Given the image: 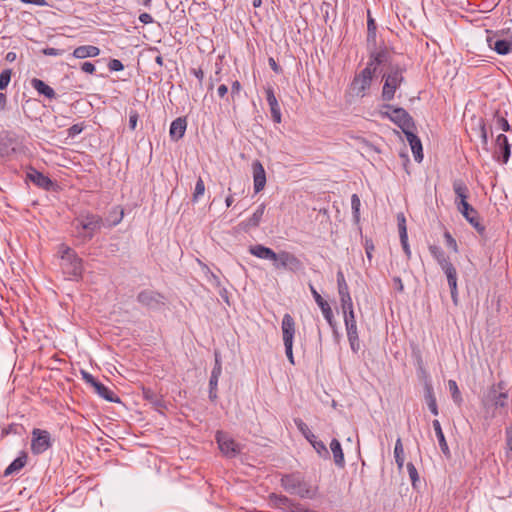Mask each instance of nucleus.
Instances as JSON below:
<instances>
[{"instance_id": "nucleus-1", "label": "nucleus", "mask_w": 512, "mask_h": 512, "mask_svg": "<svg viewBox=\"0 0 512 512\" xmlns=\"http://www.w3.org/2000/svg\"><path fill=\"white\" fill-rule=\"evenodd\" d=\"M61 258V269L67 279L79 281L82 278L84 267L83 261L77 253L69 246L62 244L59 247Z\"/></svg>"}, {"instance_id": "nucleus-2", "label": "nucleus", "mask_w": 512, "mask_h": 512, "mask_svg": "<svg viewBox=\"0 0 512 512\" xmlns=\"http://www.w3.org/2000/svg\"><path fill=\"white\" fill-rule=\"evenodd\" d=\"M72 225L77 237L91 240L105 223L101 216L86 211L75 217Z\"/></svg>"}, {"instance_id": "nucleus-3", "label": "nucleus", "mask_w": 512, "mask_h": 512, "mask_svg": "<svg viewBox=\"0 0 512 512\" xmlns=\"http://www.w3.org/2000/svg\"><path fill=\"white\" fill-rule=\"evenodd\" d=\"M405 65L391 64L382 79L384 81L381 97L384 101H391L395 97L397 89L404 82Z\"/></svg>"}, {"instance_id": "nucleus-4", "label": "nucleus", "mask_w": 512, "mask_h": 512, "mask_svg": "<svg viewBox=\"0 0 512 512\" xmlns=\"http://www.w3.org/2000/svg\"><path fill=\"white\" fill-rule=\"evenodd\" d=\"M281 486L288 493L298 495L301 498H312L315 494L300 473H292L282 476Z\"/></svg>"}, {"instance_id": "nucleus-5", "label": "nucleus", "mask_w": 512, "mask_h": 512, "mask_svg": "<svg viewBox=\"0 0 512 512\" xmlns=\"http://www.w3.org/2000/svg\"><path fill=\"white\" fill-rule=\"evenodd\" d=\"M375 73V71L366 65L360 73L355 75L351 83L352 92L358 97H364L371 87Z\"/></svg>"}, {"instance_id": "nucleus-6", "label": "nucleus", "mask_w": 512, "mask_h": 512, "mask_svg": "<svg viewBox=\"0 0 512 512\" xmlns=\"http://www.w3.org/2000/svg\"><path fill=\"white\" fill-rule=\"evenodd\" d=\"M386 107L389 111L385 112L384 115L395 123L403 133L415 128L412 117L405 109L400 107L393 108L390 105H387Z\"/></svg>"}, {"instance_id": "nucleus-7", "label": "nucleus", "mask_w": 512, "mask_h": 512, "mask_svg": "<svg viewBox=\"0 0 512 512\" xmlns=\"http://www.w3.org/2000/svg\"><path fill=\"white\" fill-rule=\"evenodd\" d=\"M52 446L51 434L47 430L34 428L32 430L31 452L40 455Z\"/></svg>"}, {"instance_id": "nucleus-8", "label": "nucleus", "mask_w": 512, "mask_h": 512, "mask_svg": "<svg viewBox=\"0 0 512 512\" xmlns=\"http://www.w3.org/2000/svg\"><path fill=\"white\" fill-rule=\"evenodd\" d=\"M216 442L219 446L220 451L229 458H233L238 455L241 448L238 443L226 432L217 431L215 435Z\"/></svg>"}, {"instance_id": "nucleus-9", "label": "nucleus", "mask_w": 512, "mask_h": 512, "mask_svg": "<svg viewBox=\"0 0 512 512\" xmlns=\"http://www.w3.org/2000/svg\"><path fill=\"white\" fill-rule=\"evenodd\" d=\"M294 318L289 314H284L281 322V330L285 352H292L293 340L296 331Z\"/></svg>"}, {"instance_id": "nucleus-10", "label": "nucleus", "mask_w": 512, "mask_h": 512, "mask_svg": "<svg viewBox=\"0 0 512 512\" xmlns=\"http://www.w3.org/2000/svg\"><path fill=\"white\" fill-rule=\"evenodd\" d=\"M278 257H276V261H274V266L276 269H288L292 272H297L303 268V264L294 254L281 251L277 253Z\"/></svg>"}, {"instance_id": "nucleus-11", "label": "nucleus", "mask_w": 512, "mask_h": 512, "mask_svg": "<svg viewBox=\"0 0 512 512\" xmlns=\"http://www.w3.org/2000/svg\"><path fill=\"white\" fill-rule=\"evenodd\" d=\"M137 301L141 305L150 309H158L165 305L164 296L150 289L139 292L137 295Z\"/></svg>"}, {"instance_id": "nucleus-12", "label": "nucleus", "mask_w": 512, "mask_h": 512, "mask_svg": "<svg viewBox=\"0 0 512 512\" xmlns=\"http://www.w3.org/2000/svg\"><path fill=\"white\" fill-rule=\"evenodd\" d=\"M453 191L456 195L455 198V205L458 208H464L465 210L468 209L469 203L467 201L469 197V189L465 182L461 179H455L453 181Z\"/></svg>"}, {"instance_id": "nucleus-13", "label": "nucleus", "mask_w": 512, "mask_h": 512, "mask_svg": "<svg viewBox=\"0 0 512 512\" xmlns=\"http://www.w3.org/2000/svg\"><path fill=\"white\" fill-rule=\"evenodd\" d=\"M488 47L499 55H507L512 52V37L510 39H500L498 34L487 37Z\"/></svg>"}, {"instance_id": "nucleus-14", "label": "nucleus", "mask_w": 512, "mask_h": 512, "mask_svg": "<svg viewBox=\"0 0 512 512\" xmlns=\"http://www.w3.org/2000/svg\"><path fill=\"white\" fill-rule=\"evenodd\" d=\"M336 278H337V287H338V294L340 297L341 308L342 307L349 308V305H352L353 301H352V298H351V295L349 292L348 284L346 282V279H345V276H344V273L342 272V270H338V272L336 274Z\"/></svg>"}, {"instance_id": "nucleus-15", "label": "nucleus", "mask_w": 512, "mask_h": 512, "mask_svg": "<svg viewBox=\"0 0 512 512\" xmlns=\"http://www.w3.org/2000/svg\"><path fill=\"white\" fill-rule=\"evenodd\" d=\"M266 100L270 108L272 119L275 123H281L282 113L278 100L275 96L274 89L272 86L265 87Z\"/></svg>"}, {"instance_id": "nucleus-16", "label": "nucleus", "mask_w": 512, "mask_h": 512, "mask_svg": "<svg viewBox=\"0 0 512 512\" xmlns=\"http://www.w3.org/2000/svg\"><path fill=\"white\" fill-rule=\"evenodd\" d=\"M254 192L259 193L266 185V172L259 160L252 163Z\"/></svg>"}, {"instance_id": "nucleus-17", "label": "nucleus", "mask_w": 512, "mask_h": 512, "mask_svg": "<svg viewBox=\"0 0 512 512\" xmlns=\"http://www.w3.org/2000/svg\"><path fill=\"white\" fill-rule=\"evenodd\" d=\"M386 63H389V66L392 64L390 52L384 47L370 54L367 66L376 72L379 65Z\"/></svg>"}, {"instance_id": "nucleus-18", "label": "nucleus", "mask_w": 512, "mask_h": 512, "mask_svg": "<svg viewBox=\"0 0 512 512\" xmlns=\"http://www.w3.org/2000/svg\"><path fill=\"white\" fill-rule=\"evenodd\" d=\"M441 270L447 277L448 285H449L450 292H451V298H452L453 302L456 304L457 303V295H458L456 268L450 261L449 263H447L446 265L441 267Z\"/></svg>"}, {"instance_id": "nucleus-19", "label": "nucleus", "mask_w": 512, "mask_h": 512, "mask_svg": "<svg viewBox=\"0 0 512 512\" xmlns=\"http://www.w3.org/2000/svg\"><path fill=\"white\" fill-rule=\"evenodd\" d=\"M413 130L414 129H410L409 131L404 132V134L411 147L415 161L421 162L423 160L422 144L419 137L414 133Z\"/></svg>"}, {"instance_id": "nucleus-20", "label": "nucleus", "mask_w": 512, "mask_h": 512, "mask_svg": "<svg viewBox=\"0 0 512 512\" xmlns=\"http://www.w3.org/2000/svg\"><path fill=\"white\" fill-rule=\"evenodd\" d=\"M495 154L497 160H499V155L502 156V162L506 164L511 155V148L508 142V138L504 134H499L496 138V151Z\"/></svg>"}, {"instance_id": "nucleus-21", "label": "nucleus", "mask_w": 512, "mask_h": 512, "mask_svg": "<svg viewBox=\"0 0 512 512\" xmlns=\"http://www.w3.org/2000/svg\"><path fill=\"white\" fill-rule=\"evenodd\" d=\"M27 178L36 186L45 190H50L53 186V182L48 176L34 168H30V170L27 172Z\"/></svg>"}, {"instance_id": "nucleus-22", "label": "nucleus", "mask_w": 512, "mask_h": 512, "mask_svg": "<svg viewBox=\"0 0 512 512\" xmlns=\"http://www.w3.org/2000/svg\"><path fill=\"white\" fill-rule=\"evenodd\" d=\"M309 289L311 291V294H312L315 302L321 309V312H322L325 320L328 323H331L332 319H333V312H332V309H331L329 303L322 298V296L318 293V291L315 289V287L312 284H309Z\"/></svg>"}, {"instance_id": "nucleus-23", "label": "nucleus", "mask_w": 512, "mask_h": 512, "mask_svg": "<svg viewBox=\"0 0 512 512\" xmlns=\"http://www.w3.org/2000/svg\"><path fill=\"white\" fill-rule=\"evenodd\" d=\"M458 211L478 232H484L485 227L480 223L479 214L473 206L469 204L467 210L464 208H458Z\"/></svg>"}, {"instance_id": "nucleus-24", "label": "nucleus", "mask_w": 512, "mask_h": 512, "mask_svg": "<svg viewBox=\"0 0 512 512\" xmlns=\"http://www.w3.org/2000/svg\"><path fill=\"white\" fill-rule=\"evenodd\" d=\"M187 128V121L184 117H178L172 121L169 129V135L172 140L178 141L184 137Z\"/></svg>"}, {"instance_id": "nucleus-25", "label": "nucleus", "mask_w": 512, "mask_h": 512, "mask_svg": "<svg viewBox=\"0 0 512 512\" xmlns=\"http://www.w3.org/2000/svg\"><path fill=\"white\" fill-rule=\"evenodd\" d=\"M249 253L257 258L270 260L273 262L276 261V257H278L276 252L262 244L250 246Z\"/></svg>"}, {"instance_id": "nucleus-26", "label": "nucleus", "mask_w": 512, "mask_h": 512, "mask_svg": "<svg viewBox=\"0 0 512 512\" xmlns=\"http://www.w3.org/2000/svg\"><path fill=\"white\" fill-rule=\"evenodd\" d=\"M99 54L100 49L94 45L78 46L72 52V56L76 59L93 58L97 57Z\"/></svg>"}, {"instance_id": "nucleus-27", "label": "nucleus", "mask_w": 512, "mask_h": 512, "mask_svg": "<svg viewBox=\"0 0 512 512\" xmlns=\"http://www.w3.org/2000/svg\"><path fill=\"white\" fill-rule=\"evenodd\" d=\"M265 209L266 205L264 203H261L253 212L252 216L242 222L243 228L248 230L251 228L258 227L262 221Z\"/></svg>"}, {"instance_id": "nucleus-28", "label": "nucleus", "mask_w": 512, "mask_h": 512, "mask_svg": "<svg viewBox=\"0 0 512 512\" xmlns=\"http://www.w3.org/2000/svg\"><path fill=\"white\" fill-rule=\"evenodd\" d=\"M269 504L274 508L288 511L291 509L293 501L285 495L271 493L269 495Z\"/></svg>"}, {"instance_id": "nucleus-29", "label": "nucleus", "mask_w": 512, "mask_h": 512, "mask_svg": "<svg viewBox=\"0 0 512 512\" xmlns=\"http://www.w3.org/2000/svg\"><path fill=\"white\" fill-rule=\"evenodd\" d=\"M31 86L40 94L44 95L48 99H53L56 97V93L52 87L47 85L44 81L33 78L31 80Z\"/></svg>"}, {"instance_id": "nucleus-30", "label": "nucleus", "mask_w": 512, "mask_h": 512, "mask_svg": "<svg viewBox=\"0 0 512 512\" xmlns=\"http://www.w3.org/2000/svg\"><path fill=\"white\" fill-rule=\"evenodd\" d=\"M26 463L27 454L25 452H21L20 455L17 458H15L5 469L4 475L9 476L19 472L26 465Z\"/></svg>"}, {"instance_id": "nucleus-31", "label": "nucleus", "mask_w": 512, "mask_h": 512, "mask_svg": "<svg viewBox=\"0 0 512 512\" xmlns=\"http://www.w3.org/2000/svg\"><path fill=\"white\" fill-rule=\"evenodd\" d=\"M432 425H433V429L435 431V434H436V437L438 439V443H439V446H440V449H441L442 453L445 456H449L450 455V450H449L447 441L445 439L444 433L442 431V427H441V424H440L439 420H437V419L433 420Z\"/></svg>"}, {"instance_id": "nucleus-32", "label": "nucleus", "mask_w": 512, "mask_h": 512, "mask_svg": "<svg viewBox=\"0 0 512 512\" xmlns=\"http://www.w3.org/2000/svg\"><path fill=\"white\" fill-rule=\"evenodd\" d=\"M95 388V391L96 393L103 399L109 401V402H113V403H118L120 401L119 397L107 386H105L103 383L101 382H97L96 385L94 386Z\"/></svg>"}, {"instance_id": "nucleus-33", "label": "nucleus", "mask_w": 512, "mask_h": 512, "mask_svg": "<svg viewBox=\"0 0 512 512\" xmlns=\"http://www.w3.org/2000/svg\"><path fill=\"white\" fill-rule=\"evenodd\" d=\"M124 217V210L120 206L113 207L106 218L105 226L114 227L118 225Z\"/></svg>"}, {"instance_id": "nucleus-34", "label": "nucleus", "mask_w": 512, "mask_h": 512, "mask_svg": "<svg viewBox=\"0 0 512 512\" xmlns=\"http://www.w3.org/2000/svg\"><path fill=\"white\" fill-rule=\"evenodd\" d=\"M425 400L430 412L437 416L439 414V410L431 383H426Z\"/></svg>"}, {"instance_id": "nucleus-35", "label": "nucleus", "mask_w": 512, "mask_h": 512, "mask_svg": "<svg viewBox=\"0 0 512 512\" xmlns=\"http://www.w3.org/2000/svg\"><path fill=\"white\" fill-rule=\"evenodd\" d=\"M330 449L332 451L335 464L339 467H343L345 463L344 454L341 444L337 439H332L330 443Z\"/></svg>"}, {"instance_id": "nucleus-36", "label": "nucleus", "mask_w": 512, "mask_h": 512, "mask_svg": "<svg viewBox=\"0 0 512 512\" xmlns=\"http://www.w3.org/2000/svg\"><path fill=\"white\" fill-rule=\"evenodd\" d=\"M429 252L440 268L450 262V259L446 256L444 250L440 246L430 245Z\"/></svg>"}, {"instance_id": "nucleus-37", "label": "nucleus", "mask_w": 512, "mask_h": 512, "mask_svg": "<svg viewBox=\"0 0 512 512\" xmlns=\"http://www.w3.org/2000/svg\"><path fill=\"white\" fill-rule=\"evenodd\" d=\"M142 396L145 400L149 401L153 406L157 408L163 407V399L151 388L143 387Z\"/></svg>"}, {"instance_id": "nucleus-38", "label": "nucleus", "mask_w": 512, "mask_h": 512, "mask_svg": "<svg viewBox=\"0 0 512 512\" xmlns=\"http://www.w3.org/2000/svg\"><path fill=\"white\" fill-rule=\"evenodd\" d=\"M342 311H343V314H344V322H345L347 331H348V333H350V331L353 328H356V321H355V315H354V310H353V304L349 305V308L348 307L347 308L346 307H342Z\"/></svg>"}, {"instance_id": "nucleus-39", "label": "nucleus", "mask_w": 512, "mask_h": 512, "mask_svg": "<svg viewBox=\"0 0 512 512\" xmlns=\"http://www.w3.org/2000/svg\"><path fill=\"white\" fill-rule=\"evenodd\" d=\"M447 386H448V390L451 394L453 402L456 405L460 406L463 402V398H462V394L459 390V387L457 385V382L455 380L450 379V380H448Z\"/></svg>"}, {"instance_id": "nucleus-40", "label": "nucleus", "mask_w": 512, "mask_h": 512, "mask_svg": "<svg viewBox=\"0 0 512 512\" xmlns=\"http://www.w3.org/2000/svg\"><path fill=\"white\" fill-rule=\"evenodd\" d=\"M394 457H395V462H396L398 468L402 469L405 459H404V448H403L401 438H397V440L395 442Z\"/></svg>"}, {"instance_id": "nucleus-41", "label": "nucleus", "mask_w": 512, "mask_h": 512, "mask_svg": "<svg viewBox=\"0 0 512 512\" xmlns=\"http://www.w3.org/2000/svg\"><path fill=\"white\" fill-rule=\"evenodd\" d=\"M294 423L296 427L298 428L299 432L305 437V439L310 442L313 440L316 436L313 434V432L309 429L308 425L300 418H295Z\"/></svg>"}, {"instance_id": "nucleus-42", "label": "nucleus", "mask_w": 512, "mask_h": 512, "mask_svg": "<svg viewBox=\"0 0 512 512\" xmlns=\"http://www.w3.org/2000/svg\"><path fill=\"white\" fill-rule=\"evenodd\" d=\"M309 443L313 446L320 457L325 459L329 458V451L323 441L318 440L317 437H315Z\"/></svg>"}, {"instance_id": "nucleus-43", "label": "nucleus", "mask_w": 512, "mask_h": 512, "mask_svg": "<svg viewBox=\"0 0 512 512\" xmlns=\"http://www.w3.org/2000/svg\"><path fill=\"white\" fill-rule=\"evenodd\" d=\"M360 206L361 201L357 194H353L351 196V208H352V214L355 222H359L360 220Z\"/></svg>"}, {"instance_id": "nucleus-44", "label": "nucleus", "mask_w": 512, "mask_h": 512, "mask_svg": "<svg viewBox=\"0 0 512 512\" xmlns=\"http://www.w3.org/2000/svg\"><path fill=\"white\" fill-rule=\"evenodd\" d=\"M368 19H367V38L368 41L373 40L375 41L376 38V24L374 19L371 17L370 10L367 12Z\"/></svg>"}, {"instance_id": "nucleus-45", "label": "nucleus", "mask_w": 512, "mask_h": 512, "mask_svg": "<svg viewBox=\"0 0 512 512\" xmlns=\"http://www.w3.org/2000/svg\"><path fill=\"white\" fill-rule=\"evenodd\" d=\"M205 193V184L201 177L198 178L195 184L194 193L192 200L193 202H197L200 197H202Z\"/></svg>"}, {"instance_id": "nucleus-46", "label": "nucleus", "mask_w": 512, "mask_h": 512, "mask_svg": "<svg viewBox=\"0 0 512 512\" xmlns=\"http://www.w3.org/2000/svg\"><path fill=\"white\" fill-rule=\"evenodd\" d=\"M478 133L481 138L482 145L486 148L488 145V132L483 119H480L478 122Z\"/></svg>"}, {"instance_id": "nucleus-47", "label": "nucleus", "mask_w": 512, "mask_h": 512, "mask_svg": "<svg viewBox=\"0 0 512 512\" xmlns=\"http://www.w3.org/2000/svg\"><path fill=\"white\" fill-rule=\"evenodd\" d=\"M12 70L4 69L0 73V90H5L11 81Z\"/></svg>"}, {"instance_id": "nucleus-48", "label": "nucleus", "mask_w": 512, "mask_h": 512, "mask_svg": "<svg viewBox=\"0 0 512 512\" xmlns=\"http://www.w3.org/2000/svg\"><path fill=\"white\" fill-rule=\"evenodd\" d=\"M219 378L210 377L209 380V399L215 401L217 399V386Z\"/></svg>"}, {"instance_id": "nucleus-49", "label": "nucleus", "mask_w": 512, "mask_h": 512, "mask_svg": "<svg viewBox=\"0 0 512 512\" xmlns=\"http://www.w3.org/2000/svg\"><path fill=\"white\" fill-rule=\"evenodd\" d=\"M444 239L446 242V246L453 250L454 252H458V245L456 240L453 238L450 232L445 231L444 233Z\"/></svg>"}, {"instance_id": "nucleus-50", "label": "nucleus", "mask_w": 512, "mask_h": 512, "mask_svg": "<svg viewBox=\"0 0 512 512\" xmlns=\"http://www.w3.org/2000/svg\"><path fill=\"white\" fill-rule=\"evenodd\" d=\"M407 471L412 482V485L415 486L416 482L419 480V475L416 467L412 462L407 464Z\"/></svg>"}, {"instance_id": "nucleus-51", "label": "nucleus", "mask_w": 512, "mask_h": 512, "mask_svg": "<svg viewBox=\"0 0 512 512\" xmlns=\"http://www.w3.org/2000/svg\"><path fill=\"white\" fill-rule=\"evenodd\" d=\"M222 373V366L219 354H215V364L211 372V377L219 378Z\"/></svg>"}, {"instance_id": "nucleus-52", "label": "nucleus", "mask_w": 512, "mask_h": 512, "mask_svg": "<svg viewBox=\"0 0 512 512\" xmlns=\"http://www.w3.org/2000/svg\"><path fill=\"white\" fill-rule=\"evenodd\" d=\"M496 127L505 132H507L511 129V126H510L509 122L507 121V119L502 116H498L496 118Z\"/></svg>"}, {"instance_id": "nucleus-53", "label": "nucleus", "mask_w": 512, "mask_h": 512, "mask_svg": "<svg viewBox=\"0 0 512 512\" xmlns=\"http://www.w3.org/2000/svg\"><path fill=\"white\" fill-rule=\"evenodd\" d=\"M108 68L110 71H122L124 69L123 63L118 59H112L108 63Z\"/></svg>"}, {"instance_id": "nucleus-54", "label": "nucleus", "mask_w": 512, "mask_h": 512, "mask_svg": "<svg viewBox=\"0 0 512 512\" xmlns=\"http://www.w3.org/2000/svg\"><path fill=\"white\" fill-rule=\"evenodd\" d=\"M400 241H401V245H402V248L405 252V254L407 255L408 258H410L411 256V250H410V247H409V244H408V236H407V233H402V238H400Z\"/></svg>"}, {"instance_id": "nucleus-55", "label": "nucleus", "mask_w": 512, "mask_h": 512, "mask_svg": "<svg viewBox=\"0 0 512 512\" xmlns=\"http://www.w3.org/2000/svg\"><path fill=\"white\" fill-rule=\"evenodd\" d=\"M81 375H82V379L87 383V384H90L91 386H95L96 383L98 382L93 375H91L89 372L85 371V370H81Z\"/></svg>"}, {"instance_id": "nucleus-56", "label": "nucleus", "mask_w": 512, "mask_h": 512, "mask_svg": "<svg viewBox=\"0 0 512 512\" xmlns=\"http://www.w3.org/2000/svg\"><path fill=\"white\" fill-rule=\"evenodd\" d=\"M417 373H418L419 378L422 379L425 384L430 383L429 374L421 365V359H419V367H418Z\"/></svg>"}, {"instance_id": "nucleus-57", "label": "nucleus", "mask_w": 512, "mask_h": 512, "mask_svg": "<svg viewBox=\"0 0 512 512\" xmlns=\"http://www.w3.org/2000/svg\"><path fill=\"white\" fill-rule=\"evenodd\" d=\"M83 131V126L81 124H74L68 128V136L75 137Z\"/></svg>"}, {"instance_id": "nucleus-58", "label": "nucleus", "mask_w": 512, "mask_h": 512, "mask_svg": "<svg viewBox=\"0 0 512 512\" xmlns=\"http://www.w3.org/2000/svg\"><path fill=\"white\" fill-rule=\"evenodd\" d=\"M242 89V86L238 80H235L231 84V97L234 99L236 96L239 95L240 91Z\"/></svg>"}, {"instance_id": "nucleus-59", "label": "nucleus", "mask_w": 512, "mask_h": 512, "mask_svg": "<svg viewBox=\"0 0 512 512\" xmlns=\"http://www.w3.org/2000/svg\"><path fill=\"white\" fill-rule=\"evenodd\" d=\"M17 428H18L17 424H14V423L9 424L8 426H6V427H4L2 429L1 434H2V436H7V435L12 434V433L16 434L17 433Z\"/></svg>"}, {"instance_id": "nucleus-60", "label": "nucleus", "mask_w": 512, "mask_h": 512, "mask_svg": "<svg viewBox=\"0 0 512 512\" xmlns=\"http://www.w3.org/2000/svg\"><path fill=\"white\" fill-rule=\"evenodd\" d=\"M43 54L47 56H60L63 54V50L53 47H47L43 50Z\"/></svg>"}, {"instance_id": "nucleus-61", "label": "nucleus", "mask_w": 512, "mask_h": 512, "mask_svg": "<svg viewBox=\"0 0 512 512\" xmlns=\"http://www.w3.org/2000/svg\"><path fill=\"white\" fill-rule=\"evenodd\" d=\"M392 281H393L394 289L397 292L402 293L404 291V285H403L401 278L399 276H395V277H393Z\"/></svg>"}, {"instance_id": "nucleus-62", "label": "nucleus", "mask_w": 512, "mask_h": 512, "mask_svg": "<svg viewBox=\"0 0 512 512\" xmlns=\"http://www.w3.org/2000/svg\"><path fill=\"white\" fill-rule=\"evenodd\" d=\"M81 70L88 74H93L96 70L95 65L92 62H84L81 65Z\"/></svg>"}, {"instance_id": "nucleus-63", "label": "nucleus", "mask_w": 512, "mask_h": 512, "mask_svg": "<svg viewBox=\"0 0 512 512\" xmlns=\"http://www.w3.org/2000/svg\"><path fill=\"white\" fill-rule=\"evenodd\" d=\"M507 394L504 392L499 393V395L495 398V405L504 407L506 406Z\"/></svg>"}, {"instance_id": "nucleus-64", "label": "nucleus", "mask_w": 512, "mask_h": 512, "mask_svg": "<svg viewBox=\"0 0 512 512\" xmlns=\"http://www.w3.org/2000/svg\"><path fill=\"white\" fill-rule=\"evenodd\" d=\"M288 512H311L309 509L305 508L299 503L293 502L291 509L288 510Z\"/></svg>"}]
</instances>
